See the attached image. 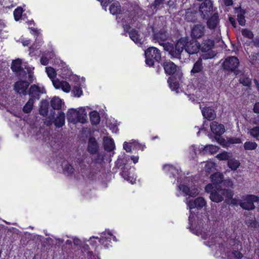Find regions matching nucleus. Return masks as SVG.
<instances>
[{
    "mask_svg": "<svg viewBox=\"0 0 259 259\" xmlns=\"http://www.w3.org/2000/svg\"><path fill=\"white\" fill-rule=\"evenodd\" d=\"M212 58V56L209 55H203L201 57L199 58L197 61L194 63L193 67L191 70V74L196 73H200L198 76L196 81L198 84L201 87L202 83L205 82L207 80V77L204 74L202 76V71L203 69V59H207Z\"/></svg>",
    "mask_w": 259,
    "mask_h": 259,
    "instance_id": "1",
    "label": "nucleus"
},
{
    "mask_svg": "<svg viewBox=\"0 0 259 259\" xmlns=\"http://www.w3.org/2000/svg\"><path fill=\"white\" fill-rule=\"evenodd\" d=\"M185 42L183 40H179L174 46L172 44L167 42L163 44L164 50L168 53L171 58L181 59L182 54L184 51Z\"/></svg>",
    "mask_w": 259,
    "mask_h": 259,
    "instance_id": "2",
    "label": "nucleus"
},
{
    "mask_svg": "<svg viewBox=\"0 0 259 259\" xmlns=\"http://www.w3.org/2000/svg\"><path fill=\"white\" fill-rule=\"evenodd\" d=\"M234 195L233 191L230 189L216 188L214 189L209 196L211 200L214 202H222L224 198L228 199H232Z\"/></svg>",
    "mask_w": 259,
    "mask_h": 259,
    "instance_id": "3",
    "label": "nucleus"
},
{
    "mask_svg": "<svg viewBox=\"0 0 259 259\" xmlns=\"http://www.w3.org/2000/svg\"><path fill=\"white\" fill-rule=\"evenodd\" d=\"M233 201H235V199L232 200ZM259 201V197L249 194L243 196L242 197L241 200H237L236 202H233V203L235 205L238 204L240 206L245 210H253L255 208V205L254 202H258Z\"/></svg>",
    "mask_w": 259,
    "mask_h": 259,
    "instance_id": "4",
    "label": "nucleus"
},
{
    "mask_svg": "<svg viewBox=\"0 0 259 259\" xmlns=\"http://www.w3.org/2000/svg\"><path fill=\"white\" fill-rule=\"evenodd\" d=\"M145 62L149 66H152L155 62L161 59L160 51L155 47H149L145 51Z\"/></svg>",
    "mask_w": 259,
    "mask_h": 259,
    "instance_id": "5",
    "label": "nucleus"
},
{
    "mask_svg": "<svg viewBox=\"0 0 259 259\" xmlns=\"http://www.w3.org/2000/svg\"><path fill=\"white\" fill-rule=\"evenodd\" d=\"M180 40H183L185 42L184 49L189 55L196 54L200 50V45L196 40H189L187 37H183Z\"/></svg>",
    "mask_w": 259,
    "mask_h": 259,
    "instance_id": "6",
    "label": "nucleus"
},
{
    "mask_svg": "<svg viewBox=\"0 0 259 259\" xmlns=\"http://www.w3.org/2000/svg\"><path fill=\"white\" fill-rule=\"evenodd\" d=\"M239 64L238 59L234 56L226 58L224 61L222 66L223 68L228 71L235 72Z\"/></svg>",
    "mask_w": 259,
    "mask_h": 259,
    "instance_id": "7",
    "label": "nucleus"
},
{
    "mask_svg": "<svg viewBox=\"0 0 259 259\" xmlns=\"http://www.w3.org/2000/svg\"><path fill=\"white\" fill-rule=\"evenodd\" d=\"M212 11V4L210 0H205L200 6L199 11L203 19H207Z\"/></svg>",
    "mask_w": 259,
    "mask_h": 259,
    "instance_id": "8",
    "label": "nucleus"
},
{
    "mask_svg": "<svg viewBox=\"0 0 259 259\" xmlns=\"http://www.w3.org/2000/svg\"><path fill=\"white\" fill-rule=\"evenodd\" d=\"M185 202L190 209L197 208L200 209L206 205L205 199L201 197H197L194 201L189 198H186Z\"/></svg>",
    "mask_w": 259,
    "mask_h": 259,
    "instance_id": "9",
    "label": "nucleus"
},
{
    "mask_svg": "<svg viewBox=\"0 0 259 259\" xmlns=\"http://www.w3.org/2000/svg\"><path fill=\"white\" fill-rule=\"evenodd\" d=\"M205 32V25L201 24L194 25L191 29V36L193 39L200 38L204 35Z\"/></svg>",
    "mask_w": 259,
    "mask_h": 259,
    "instance_id": "10",
    "label": "nucleus"
},
{
    "mask_svg": "<svg viewBox=\"0 0 259 259\" xmlns=\"http://www.w3.org/2000/svg\"><path fill=\"white\" fill-rule=\"evenodd\" d=\"M179 189L183 192L186 196L195 197L197 196L199 193V191L195 186L189 187L184 185H180Z\"/></svg>",
    "mask_w": 259,
    "mask_h": 259,
    "instance_id": "11",
    "label": "nucleus"
},
{
    "mask_svg": "<svg viewBox=\"0 0 259 259\" xmlns=\"http://www.w3.org/2000/svg\"><path fill=\"white\" fill-rule=\"evenodd\" d=\"M29 83L26 81H18L14 84L15 91L19 94H22L23 95L27 94V89Z\"/></svg>",
    "mask_w": 259,
    "mask_h": 259,
    "instance_id": "12",
    "label": "nucleus"
},
{
    "mask_svg": "<svg viewBox=\"0 0 259 259\" xmlns=\"http://www.w3.org/2000/svg\"><path fill=\"white\" fill-rule=\"evenodd\" d=\"M168 37V34L167 32L160 30L158 32L154 33L153 35V39L155 42H157L161 46L163 47V44L166 42H164L166 41Z\"/></svg>",
    "mask_w": 259,
    "mask_h": 259,
    "instance_id": "13",
    "label": "nucleus"
},
{
    "mask_svg": "<svg viewBox=\"0 0 259 259\" xmlns=\"http://www.w3.org/2000/svg\"><path fill=\"white\" fill-rule=\"evenodd\" d=\"M44 88H40L38 86L33 84L31 85L28 91V94L31 97V98L39 99L40 95L44 93Z\"/></svg>",
    "mask_w": 259,
    "mask_h": 259,
    "instance_id": "14",
    "label": "nucleus"
},
{
    "mask_svg": "<svg viewBox=\"0 0 259 259\" xmlns=\"http://www.w3.org/2000/svg\"><path fill=\"white\" fill-rule=\"evenodd\" d=\"M53 84L56 89H61L64 92L68 93L71 90V87L66 81H60L58 79L52 80Z\"/></svg>",
    "mask_w": 259,
    "mask_h": 259,
    "instance_id": "15",
    "label": "nucleus"
},
{
    "mask_svg": "<svg viewBox=\"0 0 259 259\" xmlns=\"http://www.w3.org/2000/svg\"><path fill=\"white\" fill-rule=\"evenodd\" d=\"M210 128L213 133L218 136L222 135L225 132L224 125L219 124L216 121H212L210 123Z\"/></svg>",
    "mask_w": 259,
    "mask_h": 259,
    "instance_id": "16",
    "label": "nucleus"
},
{
    "mask_svg": "<svg viewBox=\"0 0 259 259\" xmlns=\"http://www.w3.org/2000/svg\"><path fill=\"white\" fill-rule=\"evenodd\" d=\"M163 66L166 74L172 75L177 70V66L169 60L165 61L163 63Z\"/></svg>",
    "mask_w": 259,
    "mask_h": 259,
    "instance_id": "17",
    "label": "nucleus"
},
{
    "mask_svg": "<svg viewBox=\"0 0 259 259\" xmlns=\"http://www.w3.org/2000/svg\"><path fill=\"white\" fill-rule=\"evenodd\" d=\"M98 148L99 146L95 138H90L88 142V152L91 154H95L98 152Z\"/></svg>",
    "mask_w": 259,
    "mask_h": 259,
    "instance_id": "18",
    "label": "nucleus"
},
{
    "mask_svg": "<svg viewBox=\"0 0 259 259\" xmlns=\"http://www.w3.org/2000/svg\"><path fill=\"white\" fill-rule=\"evenodd\" d=\"M203 117L209 120H212L216 117V114L210 108H203L201 110Z\"/></svg>",
    "mask_w": 259,
    "mask_h": 259,
    "instance_id": "19",
    "label": "nucleus"
},
{
    "mask_svg": "<svg viewBox=\"0 0 259 259\" xmlns=\"http://www.w3.org/2000/svg\"><path fill=\"white\" fill-rule=\"evenodd\" d=\"M78 110L76 109H71L69 110L67 113V118L68 120L76 124L78 122Z\"/></svg>",
    "mask_w": 259,
    "mask_h": 259,
    "instance_id": "20",
    "label": "nucleus"
},
{
    "mask_svg": "<svg viewBox=\"0 0 259 259\" xmlns=\"http://www.w3.org/2000/svg\"><path fill=\"white\" fill-rule=\"evenodd\" d=\"M214 46V42L210 39H206L203 41L200 47V50L203 52H207L210 51Z\"/></svg>",
    "mask_w": 259,
    "mask_h": 259,
    "instance_id": "21",
    "label": "nucleus"
},
{
    "mask_svg": "<svg viewBox=\"0 0 259 259\" xmlns=\"http://www.w3.org/2000/svg\"><path fill=\"white\" fill-rule=\"evenodd\" d=\"M129 35L132 40L136 44L141 45L143 42L142 37H140L137 30L136 29H132L129 32Z\"/></svg>",
    "mask_w": 259,
    "mask_h": 259,
    "instance_id": "22",
    "label": "nucleus"
},
{
    "mask_svg": "<svg viewBox=\"0 0 259 259\" xmlns=\"http://www.w3.org/2000/svg\"><path fill=\"white\" fill-rule=\"evenodd\" d=\"M219 21L218 14H214L207 21V24L208 28L211 29L215 28L218 25Z\"/></svg>",
    "mask_w": 259,
    "mask_h": 259,
    "instance_id": "23",
    "label": "nucleus"
},
{
    "mask_svg": "<svg viewBox=\"0 0 259 259\" xmlns=\"http://www.w3.org/2000/svg\"><path fill=\"white\" fill-rule=\"evenodd\" d=\"M104 148L107 151L110 152L115 148L114 141L108 137L104 138Z\"/></svg>",
    "mask_w": 259,
    "mask_h": 259,
    "instance_id": "24",
    "label": "nucleus"
},
{
    "mask_svg": "<svg viewBox=\"0 0 259 259\" xmlns=\"http://www.w3.org/2000/svg\"><path fill=\"white\" fill-rule=\"evenodd\" d=\"M49 102L46 100H43L40 103L39 113L44 117L47 116L48 113Z\"/></svg>",
    "mask_w": 259,
    "mask_h": 259,
    "instance_id": "25",
    "label": "nucleus"
},
{
    "mask_svg": "<svg viewBox=\"0 0 259 259\" xmlns=\"http://www.w3.org/2000/svg\"><path fill=\"white\" fill-rule=\"evenodd\" d=\"M65 123V114L63 112H60L57 117L55 119L54 124L58 127L62 126Z\"/></svg>",
    "mask_w": 259,
    "mask_h": 259,
    "instance_id": "26",
    "label": "nucleus"
},
{
    "mask_svg": "<svg viewBox=\"0 0 259 259\" xmlns=\"http://www.w3.org/2000/svg\"><path fill=\"white\" fill-rule=\"evenodd\" d=\"M109 10L113 15H116L120 13L121 12L120 5L118 1H115L110 6Z\"/></svg>",
    "mask_w": 259,
    "mask_h": 259,
    "instance_id": "27",
    "label": "nucleus"
},
{
    "mask_svg": "<svg viewBox=\"0 0 259 259\" xmlns=\"http://www.w3.org/2000/svg\"><path fill=\"white\" fill-rule=\"evenodd\" d=\"M223 175L220 172H215L210 176L211 182L214 185L219 184L223 182Z\"/></svg>",
    "mask_w": 259,
    "mask_h": 259,
    "instance_id": "28",
    "label": "nucleus"
},
{
    "mask_svg": "<svg viewBox=\"0 0 259 259\" xmlns=\"http://www.w3.org/2000/svg\"><path fill=\"white\" fill-rule=\"evenodd\" d=\"M34 103V99L30 98L23 108V112L25 113H30L33 109Z\"/></svg>",
    "mask_w": 259,
    "mask_h": 259,
    "instance_id": "29",
    "label": "nucleus"
},
{
    "mask_svg": "<svg viewBox=\"0 0 259 259\" xmlns=\"http://www.w3.org/2000/svg\"><path fill=\"white\" fill-rule=\"evenodd\" d=\"M196 14L192 9H187L185 12V18L189 22L194 21L196 20Z\"/></svg>",
    "mask_w": 259,
    "mask_h": 259,
    "instance_id": "30",
    "label": "nucleus"
},
{
    "mask_svg": "<svg viewBox=\"0 0 259 259\" xmlns=\"http://www.w3.org/2000/svg\"><path fill=\"white\" fill-rule=\"evenodd\" d=\"M202 149H203V151L205 153H210L211 154L217 152L219 150V147L213 145H206L203 148H202Z\"/></svg>",
    "mask_w": 259,
    "mask_h": 259,
    "instance_id": "31",
    "label": "nucleus"
},
{
    "mask_svg": "<svg viewBox=\"0 0 259 259\" xmlns=\"http://www.w3.org/2000/svg\"><path fill=\"white\" fill-rule=\"evenodd\" d=\"M51 105L54 109L59 110L62 106V100L59 98L55 97L52 99Z\"/></svg>",
    "mask_w": 259,
    "mask_h": 259,
    "instance_id": "32",
    "label": "nucleus"
},
{
    "mask_svg": "<svg viewBox=\"0 0 259 259\" xmlns=\"http://www.w3.org/2000/svg\"><path fill=\"white\" fill-rule=\"evenodd\" d=\"M257 147V143L254 141H248L244 143V148L246 151L254 150Z\"/></svg>",
    "mask_w": 259,
    "mask_h": 259,
    "instance_id": "33",
    "label": "nucleus"
},
{
    "mask_svg": "<svg viewBox=\"0 0 259 259\" xmlns=\"http://www.w3.org/2000/svg\"><path fill=\"white\" fill-rule=\"evenodd\" d=\"M90 120L93 124L97 125L100 121L99 113L96 111H92L90 114Z\"/></svg>",
    "mask_w": 259,
    "mask_h": 259,
    "instance_id": "34",
    "label": "nucleus"
},
{
    "mask_svg": "<svg viewBox=\"0 0 259 259\" xmlns=\"http://www.w3.org/2000/svg\"><path fill=\"white\" fill-rule=\"evenodd\" d=\"M11 69L13 71L16 72H20L22 70L21 60L18 59L13 61L12 64Z\"/></svg>",
    "mask_w": 259,
    "mask_h": 259,
    "instance_id": "35",
    "label": "nucleus"
},
{
    "mask_svg": "<svg viewBox=\"0 0 259 259\" xmlns=\"http://www.w3.org/2000/svg\"><path fill=\"white\" fill-rule=\"evenodd\" d=\"M163 169L166 171H169L174 177H175L176 174H179V170L169 164H166L163 166Z\"/></svg>",
    "mask_w": 259,
    "mask_h": 259,
    "instance_id": "36",
    "label": "nucleus"
},
{
    "mask_svg": "<svg viewBox=\"0 0 259 259\" xmlns=\"http://www.w3.org/2000/svg\"><path fill=\"white\" fill-rule=\"evenodd\" d=\"M78 122L84 123L86 121L87 118V113L85 109L81 108L78 110Z\"/></svg>",
    "mask_w": 259,
    "mask_h": 259,
    "instance_id": "37",
    "label": "nucleus"
},
{
    "mask_svg": "<svg viewBox=\"0 0 259 259\" xmlns=\"http://www.w3.org/2000/svg\"><path fill=\"white\" fill-rule=\"evenodd\" d=\"M221 240L220 237L212 235L209 236L208 241L205 243L206 245L210 247L213 245H215L217 242H219Z\"/></svg>",
    "mask_w": 259,
    "mask_h": 259,
    "instance_id": "38",
    "label": "nucleus"
},
{
    "mask_svg": "<svg viewBox=\"0 0 259 259\" xmlns=\"http://www.w3.org/2000/svg\"><path fill=\"white\" fill-rule=\"evenodd\" d=\"M248 134L256 140H259V126H256L249 129Z\"/></svg>",
    "mask_w": 259,
    "mask_h": 259,
    "instance_id": "39",
    "label": "nucleus"
},
{
    "mask_svg": "<svg viewBox=\"0 0 259 259\" xmlns=\"http://www.w3.org/2000/svg\"><path fill=\"white\" fill-rule=\"evenodd\" d=\"M228 165L232 170H235L239 166L240 162L234 158L230 159L228 161Z\"/></svg>",
    "mask_w": 259,
    "mask_h": 259,
    "instance_id": "40",
    "label": "nucleus"
},
{
    "mask_svg": "<svg viewBox=\"0 0 259 259\" xmlns=\"http://www.w3.org/2000/svg\"><path fill=\"white\" fill-rule=\"evenodd\" d=\"M239 82L244 86L249 87L251 84V81L246 75L242 74L240 77Z\"/></svg>",
    "mask_w": 259,
    "mask_h": 259,
    "instance_id": "41",
    "label": "nucleus"
},
{
    "mask_svg": "<svg viewBox=\"0 0 259 259\" xmlns=\"http://www.w3.org/2000/svg\"><path fill=\"white\" fill-rule=\"evenodd\" d=\"M130 174L128 172V170H126L125 168L122 170L121 172L122 177L128 181H130L132 184H134L135 182V179L133 177H132L129 176Z\"/></svg>",
    "mask_w": 259,
    "mask_h": 259,
    "instance_id": "42",
    "label": "nucleus"
},
{
    "mask_svg": "<svg viewBox=\"0 0 259 259\" xmlns=\"http://www.w3.org/2000/svg\"><path fill=\"white\" fill-rule=\"evenodd\" d=\"M167 82L169 84L170 88L173 91H177L179 87V83L176 81H174L171 77L168 78Z\"/></svg>",
    "mask_w": 259,
    "mask_h": 259,
    "instance_id": "43",
    "label": "nucleus"
},
{
    "mask_svg": "<svg viewBox=\"0 0 259 259\" xmlns=\"http://www.w3.org/2000/svg\"><path fill=\"white\" fill-rule=\"evenodd\" d=\"M23 9L21 7H18L14 11V16L16 21H18L21 17Z\"/></svg>",
    "mask_w": 259,
    "mask_h": 259,
    "instance_id": "44",
    "label": "nucleus"
},
{
    "mask_svg": "<svg viewBox=\"0 0 259 259\" xmlns=\"http://www.w3.org/2000/svg\"><path fill=\"white\" fill-rule=\"evenodd\" d=\"M241 33L244 37L249 39H253L254 36L252 32L247 29H242Z\"/></svg>",
    "mask_w": 259,
    "mask_h": 259,
    "instance_id": "45",
    "label": "nucleus"
},
{
    "mask_svg": "<svg viewBox=\"0 0 259 259\" xmlns=\"http://www.w3.org/2000/svg\"><path fill=\"white\" fill-rule=\"evenodd\" d=\"M46 69L48 76L52 79V80H54V78L56 75L55 70L52 67H46Z\"/></svg>",
    "mask_w": 259,
    "mask_h": 259,
    "instance_id": "46",
    "label": "nucleus"
},
{
    "mask_svg": "<svg viewBox=\"0 0 259 259\" xmlns=\"http://www.w3.org/2000/svg\"><path fill=\"white\" fill-rule=\"evenodd\" d=\"M215 167V164L212 162H207L204 166V169L207 172L212 171Z\"/></svg>",
    "mask_w": 259,
    "mask_h": 259,
    "instance_id": "47",
    "label": "nucleus"
},
{
    "mask_svg": "<svg viewBox=\"0 0 259 259\" xmlns=\"http://www.w3.org/2000/svg\"><path fill=\"white\" fill-rule=\"evenodd\" d=\"M63 170L64 172H67L68 175H71L74 171L72 166L68 164L64 165Z\"/></svg>",
    "mask_w": 259,
    "mask_h": 259,
    "instance_id": "48",
    "label": "nucleus"
},
{
    "mask_svg": "<svg viewBox=\"0 0 259 259\" xmlns=\"http://www.w3.org/2000/svg\"><path fill=\"white\" fill-rule=\"evenodd\" d=\"M229 155L227 152H224L217 155V158L220 160H227L229 159Z\"/></svg>",
    "mask_w": 259,
    "mask_h": 259,
    "instance_id": "49",
    "label": "nucleus"
},
{
    "mask_svg": "<svg viewBox=\"0 0 259 259\" xmlns=\"http://www.w3.org/2000/svg\"><path fill=\"white\" fill-rule=\"evenodd\" d=\"M72 92L73 93L75 96L80 97L82 95L81 89L78 87H74Z\"/></svg>",
    "mask_w": 259,
    "mask_h": 259,
    "instance_id": "50",
    "label": "nucleus"
},
{
    "mask_svg": "<svg viewBox=\"0 0 259 259\" xmlns=\"http://www.w3.org/2000/svg\"><path fill=\"white\" fill-rule=\"evenodd\" d=\"M237 17H238L237 19H238L239 24L241 26L244 25L245 24V20L244 16L243 15L240 14V15H238Z\"/></svg>",
    "mask_w": 259,
    "mask_h": 259,
    "instance_id": "51",
    "label": "nucleus"
},
{
    "mask_svg": "<svg viewBox=\"0 0 259 259\" xmlns=\"http://www.w3.org/2000/svg\"><path fill=\"white\" fill-rule=\"evenodd\" d=\"M228 142L231 144H239L241 143V140L238 138H231L228 140Z\"/></svg>",
    "mask_w": 259,
    "mask_h": 259,
    "instance_id": "52",
    "label": "nucleus"
},
{
    "mask_svg": "<svg viewBox=\"0 0 259 259\" xmlns=\"http://www.w3.org/2000/svg\"><path fill=\"white\" fill-rule=\"evenodd\" d=\"M250 43H253L254 46L259 48V37H256L254 39H252L251 41L248 42V45Z\"/></svg>",
    "mask_w": 259,
    "mask_h": 259,
    "instance_id": "53",
    "label": "nucleus"
},
{
    "mask_svg": "<svg viewBox=\"0 0 259 259\" xmlns=\"http://www.w3.org/2000/svg\"><path fill=\"white\" fill-rule=\"evenodd\" d=\"M214 188L211 184H208L205 187V190L207 193H211L213 191Z\"/></svg>",
    "mask_w": 259,
    "mask_h": 259,
    "instance_id": "54",
    "label": "nucleus"
},
{
    "mask_svg": "<svg viewBox=\"0 0 259 259\" xmlns=\"http://www.w3.org/2000/svg\"><path fill=\"white\" fill-rule=\"evenodd\" d=\"M123 149L127 152H131L132 151L131 146L128 143L125 142L123 144Z\"/></svg>",
    "mask_w": 259,
    "mask_h": 259,
    "instance_id": "55",
    "label": "nucleus"
},
{
    "mask_svg": "<svg viewBox=\"0 0 259 259\" xmlns=\"http://www.w3.org/2000/svg\"><path fill=\"white\" fill-rule=\"evenodd\" d=\"M251 60L253 62H257L259 61V53H254L251 56Z\"/></svg>",
    "mask_w": 259,
    "mask_h": 259,
    "instance_id": "56",
    "label": "nucleus"
},
{
    "mask_svg": "<svg viewBox=\"0 0 259 259\" xmlns=\"http://www.w3.org/2000/svg\"><path fill=\"white\" fill-rule=\"evenodd\" d=\"M40 63L43 65H47L49 63L48 59L44 56L40 58Z\"/></svg>",
    "mask_w": 259,
    "mask_h": 259,
    "instance_id": "57",
    "label": "nucleus"
},
{
    "mask_svg": "<svg viewBox=\"0 0 259 259\" xmlns=\"http://www.w3.org/2000/svg\"><path fill=\"white\" fill-rule=\"evenodd\" d=\"M164 0H155L153 6L154 8H156L157 7L162 4Z\"/></svg>",
    "mask_w": 259,
    "mask_h": 259,
    "instance_id": "58",
    "label": "nucleus"
},
{
    "mask_svg": "<svg viewBox=\"0 0 259 259\" xmlns=\"http://www.w3.org/2000/svg\"><path fill=\"white\" fill-rule=\"evenodd\" d=\"M101 2V4L103 7H106L107 6L108 3H110V0H98Z\"/></svg>",
    "mask_w": 259,
    "mask_h": 259,
    "instance_id": "59",
    "label": "nucleus"
},
{
    "mask_svg": "<svg viewBox=\"0 0 259 259\" xmlns=\"http://www.w3.org/2000/svg\"><path fill=\"white\" fill-rule=\"evenodd\" d=\"M233 253L234 256L237 258H241L243 256L241 253L238 251H234Z\"/></svg>",
    "mask_w": 259,
    "mask_h": 259,
    "instance_id": "60",
    "label": "nucleus"
},
{
    "mask_svg": "<svg viewBox=\"0 0 259 259\" xmlns=\"http://www.w3.org/2000/svg\"><path fill=\"white\" fill-rule=\"evenodd\" d=\"M253 110L254 113L259 114V102H257L254 104Z\"/></svg>",
    "mask_w": 259,
    "mask_h": 259,
    "instance_id": "61",
    "label": "nucleus"
},
{
    "mask_svg": "<svg viewBox=\"0 0 259 259\" xmlns=\"http://www.w3.org/2000/svg\"><path fill=\"white\" fill-rule=\"evenodd\" d=\"M73 242L75 245L79 246L81 245V241L77 238H74Z\"/></svg>",
    "mask_w": 259,
    "mask_h": 259,
    "instance_id": "62",
    "label": "nucleus"
},
{
    "mask_svg": "<svg viewBox=\"0 0 259 259\" xmlns=\"http://www.w3.org/2000/svg\"><path fill=\"white\" fill-rule=\"evenodd\" d=\"M224 4L227 6H230L233 4V0H223Z\"/></svg>",
    "mask_w": 259,
    "mask_h": 259,
    "instance_id": "63",
    "label": "nucleus"
},
{
    "mask_svg": "<svg viewBox=\"0 0 259 259\" xmlns=\"http://www.w3.org/2000/svg\"><path fill=\"white\" fill-rule=\"evenodd\" d=\"M190 151L193 152L195 154L197 153V151H200L199 150H197V148L195 146H192L190 147Z\"/></svg>",
    "mask_w": 259,
    "mask_h": 259,
    "instance_id": "64",
    "label": "nucleus"
}]
</instances>
